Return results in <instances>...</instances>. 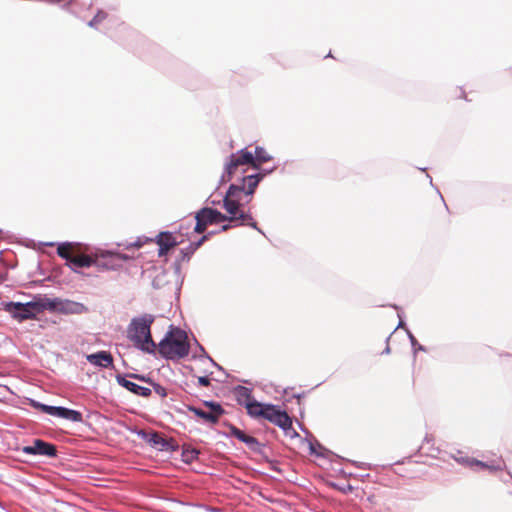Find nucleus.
Wrapping results in <instances>:
<instances>
[{
	"label": "nucleus",
	"instance_id": "ddd939ff",
	"mask_svg": "<svg viewBox=\"0 0 512 512\" xmlns=\"http://www.w3.org/2000/svg\"><path fill=\"white\" fill-rule=\"evenodd\" d=\"M116 259H126V257L120 254L112 253H106L101 255L93 254V260L95 261L93 266H96L99 269H114L117 266L115 263Z\"/></svg>",
	"mask_w": 512,
	"mask_h": 512
},
{
	"label": "nucleus",
	"instance_id": "cd10ccee",
	"mask_svg": "<svg viewBox=\"0 0 512 512\" xmlns=\"http://www.w3.org/2000/svg\"><path fill=\"white\" fill-rule=\"evenodd\" d=\"M72 305L74 306V310H73L74 312L80 313L85 310L84 305H82L80 303H72Z\"/></svg>",
	"mask_w": 512,
	"mask_h": 512
},
{
	"label": "nucleus",
	"instance_id": "2f4dec72",
	"mask_svg": "<svg viewBox=\"0 0 512 512\" xmlns=\"http://www.w3.org/2000/svg\"><path fill=\"white\" fill-rule=\"evenodd\" d=\"M292 433H293L294 435H297V432H296L295 430H293V429H292Z\"/></svg>",
	"mask_w": 512,
	"mask_h": 512
},
{
	"label": "nucleus",
	"instance_id": "6e6552de",
	"mask_svg": "<svg viewBox=\"0 0 512 512\" xmlns=\"http://www.w3.org/2000/svg\"><path fill=\"white\" fill-rule=\"evenodd\" d=\"M204 405L208 408V411L193 406H189L188 409L194 413V415L201 418L204 422L216 424L220 417L224 414V409L219 403L216 402L206 401L204 402Z\"/></svg>",
	"mask_w": 512,
	"mask_h": 512
},
{
	"label": "nucleus",
	"instance_id": "20e7f679",
	"mask_svg": "<svg viewBox=\"0 0 512 512\" xmlns=\"http://www.w3.org/2000/svg\"><path fill=\"white\" fill-rule=\"evenodd\" d=\"M153 322V315L144 314L133 318L127 330L128 338L134 343V346L148 353H154L157 349L150 331Z\"/></svg>",
	"mask_w": 512,
	"mask_h": 512
},
{
	"label": "nucleus",
	"instance_id": "9b49d317",
	"mask_svg": "<svg viewBox=\"0 0 512 512\" xmlns=\"http://www.w3.org/2000/svg\"><path fill=\"white\" fill-rule=\"evenodd\" d=\"M41 411L49 415L64 418L76 423L83 421V416L79 411L68 409L65 407L42 406Z\"/></svg>",
	"mask_w": 512,
	"mask_h": 512
},
{
	"label": "nucleus",
	"instance_id": "bb28decb",
	"mask_svg": "<svg viewBox=\"0 0 512 512\" xmlns=\"http://www.w3.org/2000/svg\"><path fill=\"white\" fill-rule=\"evenodd\" d=\"M197 380H198V384H199L200 386H205V387H207V386H209V385H210V378H209V377H207V376H199V377L197 378Z\"/></svg>",
	"mask_w": 512,
	"mask_h": 512
},
{
	"label": "nucleus",
	"instance_id": "b1692460",
	"mask_svg": "<svg viewBox=\"0 0 512 512\" xmlns=\"http://www.w3.org/2000/svg\"><path fill=\"white\" fill-rule=\"evenodd\" d=\"M195 218H196V225H195L194 231L196 233L201 234L206 230V227L208 225L202 219H200V217L197 214H196Z\"/></svg>",
	"mask_w": 512,
	"mask_h": 512
},
{
	"label": "nucleus",
	"instance_id": "72a5a7b5",
	"mask_svg": "<svg viewBox=\"0 0 512 512\" xmlns=\"http://www.w3.org/2000/svg\"><path fill=\"white\" fill-rule=\"evenodd\" d=\"M292 433H293L294 435H297V432H296L295 430H293V429H292Z\"/></svg>",
	"mask_w": 512,
	"mask_h": 512
},
{
	"label": "nucleus",
	"instance_id": "423d86ee",
	"mask_svg": "<svg viewBox=\"0 0 512 512\" xmlns=\"http://www.w3.org/2000/svg\"><path fill=\"white\" fill-rule=\"evenodd\" d=\"M253 153L247 149H241L236 153L230 155L228 161L225 164V176L230 181L236 177L241 178L246 176L245 174L249 169L253 170Z\"/></svg>",
	"mask_w": 512,
	"mask_h": 512
},
{
	"label": "nucleus",
	"instance_id": "4be33fe9",
	"mask_svg": "<svg viewBox=\"0 0 512 512\" xmlns=\"http://www.w3.org/2000/svg\"><path fill=\"white\" fill-rule=\"evenodd\" d=\"M106 18V12L98 11L97 14L93 17V19L89 21L88 25L92 28H97Z\"/></svg>",
	"mask_w": 512,
	"mask_h": 512
},
{
	"label": "nucleus",
	"instance_id": "0eeeda50",
	"mask_svg": "<svg viewBox=\"0 0 512 512\" xmlns=\"http://www.w3.org/2000/svg\"><path fill=\"white\" fill-rule=\"evenodd\" d=\"M45 308L46 304L38 301L27 303L10 302L5 306L6 311L20 321L36 317V315L43 312Z\"/></svg>",
	"mask_w": 512,
	"mask_h": 512
},
{
	"label": "nucleus",
	"instance_id": "a878e982",
	"mask_svg": "<svg viewBox=\"0 0 512 512\" xmlns=\"http://www.w3.org/2000/svg\"><path fill=\"white\" fill-rule=\"evenodd\" d=\"M231 433H232L233 436H235L240 441H243V439L246 436V434L242 430H240V429H238L236 427H232Z\"/></svg>",
	"mask_w": 512,
	"mask_h": 512
},
{
	"label": "nucleus",
	"instance_id": "39448f33",
	"mask_svg": "<svg viewBox=\"0 0 512 512\" xmlns=\"http://www.w3.org/2000/svg\"><path fill=\"white\" fill-rule=\"evenodd\" d=\"M87 248L80 243L64 242L58 245L57 254L75 268H88L94 265L93 254L86 253Z\"/></svg>",
	"mask_w": 512,
	"mask_h": 512
},
{
	"label": "nucleus",
	"instance_id": "aec40b11",
	"mask_svg": "<svg viewBox=\"0 0 512 512\" xmlns=\"http://www.w3.org/2000/svg\"><path fill=\"white\" fill-rule=\"evenodd\" d=\"M198 454H199L198 450H196L194 448H190V447H184L183 451H182V459L186 463H191L195 459H197Z\"/></svg>",
	"mask_w": 512,
	"mask_h": 512
},
{
	"label": "nucleus",
	"instance_id": "7c9ffc66",
	"mask_svg": "<svg viewBox=\"0 0 512 512\" xmlns=\"http://www.w3.org/2000/svg\"><path fill=\"white\" fill-rule=\"evenodd\" d=\"M230 227H231V225H229V224L223 225L222 226V231H227Z\"/></svg>",
	"mask_w": 512,
	"mask_h": 512
},
{
	"label": "nucleus",
	"instance_id": "6ab92c4d",
	"mask_svg": "<svg viewBox=\"0 0 512 512\" xmlns=\"http://www.w3.org/2000/svg\"><path fill=\"white\" fill-rule=\"evenodd\" d=\"M129 377L140 380V381L148 382L154 387V390L158 395H160L161 397L167 396L166 389L163 386L154 383L150 378H147V377H145L143 375H139V374H130Z\"/></svg>",
	"mask_w": 512,
	"mask_h": 512
},
{
	"label": "nucleus",
	"instance_id": "f8f14e48",
	"mask_svg": "<svg viewBox=\"0 0 512 512\" xmlns=\"http://www.w3.org/2000/svg\"><path fill=\"white\" fill-rule=\"evenodd\" d=\"M22 451L26 454L44 455L48 457H55L57 454V449L55 445L47 443L40 439L35 440L33 445L31 446L23 447Z\"/></svg>",
	"mask_w": 512,
	"mask_h": 512
},
{
	"label": "nucleus",
	"instance_id": "2eb2a0df",
	"mask_svg": "<svg viewBox=\"0 0 512 512\" xmlns=\"http://www.w3.org/2000/svg\"><path fill=\"white\" fill-rule=\"evenodd\" d=\"M207 225L217 224L229 220V217L216 209L202 208L196 213Z\"/></svg>",
	"mask_w": 512,
	"mask_h": 512
},
{
	"label": "nucleus",
	"instance_id": "a211bd4d",
	"mask_svg": "<svg viewBox=\"0 0 512 512\" xmlns=\"http://www.w3.org/2000/svg\"><path fill=\"white\" fill-rule=\"evenodd\" d=\"M253 171L259 170L261 164L266 163L272 159L269 153L263 147H256L255 153L253 154Z\"/></svg>",
	"mask_w": 512,
	"mask_h": 512
},
{
	"label": "nucleus",
	"instance_id": "c85d7f7f",
	"mask_svg": "<svg viewBox=\"0 0 512 512\" xmlns=\"http://www.w3.org/2000/svg\"><path fill=\"white\" fill-rule=\"evenodd\" d=\"M31 405H32L34 408L39 409V410H41V407H42V406H46L45 404H41V403L36 402V401H34V400H31Z\"/></svg>",
	"mask_w": 512,
	"mask_h": 512
},
{
	"label": "nucleus",
	"instance_id": "dca6fc26",
	"mask_svg": "<svg viewBox=\"0 0 512 512\" xmlns=\"http://www.w3.org/2000/svg\"><path fill=\"white\" fill-rule=\"evenodd\" d=\"M156 243L158 244L159 246V252H158V255L160 257L164 256L167 254V252L172 249L173 247H175L176 245H178V241L177 239L173 236L172 233L170 232H161L158 236H157V240H156Z\"/></svg>",
	"mask_w": 512,
	"mask_h": 512
},
{
	"label": "nucleus",
	"instance_id": "412c9836",
	"mask_svg": "<svg viewBox=\"0 0 512 512\" xmlns=\"http://www.w3.org/2000/svg\"><path fill=\"white\" fill-rule=\"evenodd\" d=\"M433 442H434V438L433 436L431 435V437H428L426 436L423 444L421 445L420 449L421 450H425L426 449V445L430 444V448H431V452H427V454L431 455V457H437L438 453L440 452L438 448L434 447L433 446Z\"/></svg>",
	"mask_w": 512,
	"mask_h": 512
},
{
	"label": "nucleus",
	"instance_id": "7ed1b4c3",
	"mask_svg": "<svg viewBox=\"0 0 512 512\" xmlns=\"http://www.w3.org/2000/svg\"><path fill=\"white\" fill-rule=\"evenodd\" d=\"M159 354L166 359H181L190 352V344L185 331L178 327L170 326L165 337L157 345Z\"/></svg>",
	"mask_w": 512,
	"mask_h": 512
},
{
	"label": "nucleus",
	"instance_id": "f257e3e1",
	"mask_svg": "<svg viewBox=\"0 0 512 512\" xmlns=\"http://www.w3.org/2000/svg\"><path fill=\"white\" fill-rule=\"evenodd\" d=\"M261 179V174L251 173L243 176L241 182L230 185L223 199V207L230 215V222L258 229L257 223L253 220L251 214L243 210V206L251 201L252 195Z\"/></svg>",
	"mask_w": 512,
	"mask_h": 512
},
{
	"label": "nucleus",
	"instance_id": "f3484780",
	"mask_svg": "<svg viewBox=\"0 0 512 512\" xmlns=\"http://www.w3.org/2000/svg\"><path fill=\"white\" fill-rule=\"evenodd\" d=\"M117 383L122 387L126 388L128 391L134 393L135 395L149 397L151 395V389L147 387L140 386L132 381L125 379L122 375L116 376Z\"/></svg>",
	"mask_w": 512,
	"mask_h": 512
},
{
	"label": "nucleus",
	"instance_id": "473e14b6",
	"mask_svg": "<svg viewBox=\"0 0 512 512\" xmlns=\"http://www.w3.org/2000/svg\"><path fill=\"white\" fill-rule=\"evenodd\" d=\"M292 433H293L294 435H297V432H296L295 430H293V429H292Z\"/></svg>",
	"mask_w": 512,
	"mask_h": 512
},
{
	"label": "nucleus",
	"instance_id": "4468645a",
	"mask_svg": "<svg viewBox=\"0 0 512 512\" xmlns=\"http://www.w3.org/2000/svg\"><path fill=\"white\" fill-rule=\"evenodd\" d=\"M87 361L97 367L110 368L113 367V356L108 351H99L97 353L88 354Z\"/></svg>",
	"mask_w": 512,
	"mask_h": 512
},
{
	"label": "nucleus",
	"instance_id": "c756f323",
	"mask_svg": "<svg viewBox=\"0 0 512 512\" xmlns=\"http://www.w3.org/2000/svg\"><path fill=\"white\" fill-rule=\"evenodd\" d=\"M205 240H206V236H203V237H202V239H201L198 243H196V245H195V247L193 248L192 252H193L195 249H197V248H198V247L203 243V241H205Z\"/></svg>",
	"mask_w": 512,
	"mask_h": 512
},
{
	"label": "nucleus",
	"instance_id": "5701e85b",
	"mask_svg": "<svg viewBox=\"0 0 512 512\" xmlns=\"http://www.w3.org/2000/svg\"><path fill=\"white\" fill-rule=\"evenodd\" d=\"M150 442L160 449H164L167 446V441L162 438L158 433L152 434Z\"/></svg>",
	"mask_w": 512,
	"mask_h": 512
},
{
	"label": "nucleus",
	"instance_id": "9d476101",
	"mask_svg": "<svg viewBox=\"0 0 512 512\" xmlns=\"http://www.w3.org/2000/svg\"><path fill=\"white\" fill-rule=\"evenodd\" d=\"M41 411L49 415L64 418L76 423L83 421V416L79 411L68 409L65 407L42 406Z\"/></svg>",
	"mask_w": 512,
	"mask_h": 512
},
{
	"label": "nucleus",
	"instance_id": "1a4fd4ad",
	"mask_svg": "<svg viewBox=\"0 0 512 512\" xmlns=\"http://www.w3.org/2000/svg\"><path fill=\"white\" fill-rule=\"evenodd\" d=\"M456 460L468 467H480L481 469H487L491 472L501 471L505 468V461L502 457H498L494 460L483 462L469 457L456 458Z\"/></svg>",
	"mask_w": 512,
	"mask_h": 512
},
{
	"label": "nucleus",
	"instance_id": "393cba45",
	"mask_svg": "<svg viewBox=\"0 0 512 512\" xmlns=\"http://www.w3.org/2000/svg\"><path fill=\"white\" fill-rule=\"evenodd\" d=\"M242 442L246 443L252 450H257L259 446L257 439L249 435H246Z\"/></svg>",
	"mask_w": 512,
	"mask_h": 512
},
{
	"label": "nucleus",
	"instance_id": "f03ea898",
	"mask_svg": "<svg viewBox=\"0 0 512 512\" xmlns=\"http://www.w3.org/2000/svg\"><path fill=\"white\" fill-rule=\"evenodd\" d=\"M239 395L245 396L247 398L245 407L250 416L255 418L262 417L279 426L286 432V434H289V431L292 430V419L285 411L278 409L274 405L261 404L255 400L250 399L249 390L245 387L239 388Z\"/></svg>",
	"mask_w": 512,
	"mask_h": 512
}]
</instances>
